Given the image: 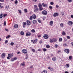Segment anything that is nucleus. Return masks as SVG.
I'll return each instance as SVG.
<instances>
[{"label":"nucleus","instance_id":"obj_36","mask_svg":"<svg viewBox=\"0 0 73 73\" xmlns=\"http://www.w3.org/2000/svg\"><path fill=\"white\" fill-rule=\"evenodd\" d=\"M44 9L43 8H42V7L39 8L40 11H42Z\"/></svg>","mask_w":73,"mask_h":73},{"label":"nucleus","instance_id":"obj_1","mask_svg":"<svg viewBox=\"0 0 73 73\" xmlns=\"http://www.w3.org/2000/svg\"><path fill=\"white\" fill-rule=\"evenodd\" d=\"M8 57H7V59L10 60V58H12L13 56V54H9L8 55Z\"/></svg>","mask_w":73,"mask_h":73},{"label":"nucleus","instance_id":"obj_5","mask_svg":"<svg viewBox=\"0 0 73 73\" xmlns=\"http://www.w3.org/2000/svg\"><path fill=\"white\" fill-rule=\"evenodd\" d=\"M67 24H68L69 25H72L73 24V22H72V21H69L68 22Z\"/></svg>","mask_w":73,"mask_h":73},{"label":"nucleus","instance_id":"obj_25","mask_svg":"<svg viewBox=\"0 0 73 73\" xmlns=\"http://www.w3.org/2000/svg\"><path fill=\"white\" fill-rule=\"evenodd\" d=\"M66 68H69V64H67L66 65Z\"/></svg>","mask_w":73,"mask_h":73},{"label":"nucleus","instance_id":"obj_28","mask_svg":"<svg viewBox=\"0 0 73 73\" xmlns=\"http://www.w3.org/2000/svg\"><path fill=\"white\" fill-rule=\"evenodd\" d=\"M62 41V38H59V42H61Z\"/></svg>","mask_w":73,"mask_h":73},{"label":"nucleus","instance_id":"obj_55","mask_svg":"<svg viewBox=\"0 0 73 73\" xmlns=\"http://www.w3.org/2000/svg\"><path fill=\"white\" fill-rule=\"evenodd\" d=\"M4 25L5 26L6 25V22L5 21L4 22Z\"/></svg>","mask_w":73,"mask_h":73},{"label":"nucleus","instance_id":"obj_34","mask_svg":"<svg viewBox=\"0 0 73 73\" xmlns=\"http://www.w3.org/2000/svg\"><path fill=\"white\" fill-rule=\"evenodd\" d=\"M46 48H50V46L49 45H46Z\"/></svg>","mask_w":73,"mask_h":73},{"label":"nucleus","instance_id":"obj_27","mask_svg":"<svg viewBox=\"0 0 73 73\" xmlns=\"http://www.w3.org/2000/svg\"><path fill=\"white\" fill-rule=\"evenodd\" d=\"M43 37H49V36H48V35L46 34L44 35Z\"/></svg>","mask_w":73,"mask_h":73},{"label":"nucleus","instance_id":"obj_10","mask_svg":"<svg viewBox=\"0 0 73 73\" xmlns=\"http://www.w3.org/2000/svg\"><path fill=\"white\" fill-rule=\"evenodd\" d=\"M27 23L28 25H31V22L27 20Z\"/></svg>","mask_w":73,"mask_h":73},{"label":"nucleus","instance_id":"obj_12","mask_svg":"<svg viewBox=\"0 0 73 73\" xmlns=\"http://www.w3.org/2000/svg\"><path fill=\"white\" fill-rule=\"evenodd\" d=\"M42 5L43 6V7H46L47 6H48V5L46 4H44V3H42Z\"/></svg>","mask_w":73,"mask_h":73},{"label":"nucleus","instance_id":"obj_45","mask_svg":"<svg viewBox=\"0 0 73 73\" xmlns=\"http://www.w3.org/2000/svg\"><path fill=\"white\" fill-rule=\"evenodd\" d=\"M24 11L25 12H26V13H27V9H24Z\"/></svg>","mask_w":73,"mask_h":73},{"label":"nucleus","instance_id":"obj_3","mask_svg":"<svg viewBox=\"0 0 73 73\" xmlns=\"http://www.w3.org/2000/svg\"><path fill=\"white\" fill-rule=\"evenodd\" d=\"M64 51L67 54H69L70 52V50L68 48H66L64 49Z\"/></svg>","mask_w":73,"mask_h":73},{"label":"nucleus","instance_id":"obj_22","mask_svg":"<svg viewBox=\"0 0 73 73\" xmlns=\"http://www.w3.org/2000/svg\"><path fill=\"white\" fill-rule=\"evenodd\" d=\"M38 7L39 8H41V7H42V5L41 3H39L38 4Z\"/></svg>","mask_w":73,"mask_h":73},{"label":"nucleus","instance_id":"obj_20","mask_svg":"<svg viewBox=\"0 0 73 73\" xmlns=\"http://www.w3.org/2000/svg\"><path fill=\"white\" fill-rule=\"evenodd\" d=\"M69 58L70 60H71L72 58H73V57H72V56H70L69 57Z\"/></svg>","mask_w":73,"mask_h":73},{"label":"nucleus","instance_id":"obj_51","mask_svg":"<svg viewBox=\"0 0 73 73\" xmlns=\"http://www.w3.org/2000/svg\"><path fill=\"white\" fill-rule=\"evenodd\" d=\"M18 11H19V13L21 14V10H18Z\"/></svg>","mask_w":73,"mask_h":73},{"label":"nucleus","instance_id":"obj_61","mask_svg":"<svg viewBox=\"0 0 73 73\" xmlns=\"http://www.w3.org/2000/svg\"><path fill=\"white\" fill-rule=\"evenodd\" d=\"M11 61H15V60H14V59L13 58L11 59Z\"/></svg>","mask_w":73,"mask_h":73},{"label":"nucleus","instance_id":"obj_49","mask_svg":"<svg viewBox=\"0 0 73 73\" xmlns=\"http://www.w3.org/2000/svg\"><path fill=\"white\" fill-rule=\"evenodd\" d=\"M48 37H44V38H45V39H47Z\"/></svg>","mask_w":73,"mask_h":73},{"label":"nucleus","instance_id":"obj_14","mask_svg":"<svg viewBox=\"0 0 73 73\" xmlns=\"http://www.w3.org/2000/svg\"><path fill=\"white\" fill-rule=\"evenodd\" d=\"M36 23L37 21H36V20H34L33 21V23L34 24H36Z\"/></svg>","mask_w":73,"mask_h":73},{"label":"nucleus","instance_id":"obj_44","mask_svg":"<svg viewBox=\"0 0 73 73\" xmlns=\"http://www.w3.org/2000/svg\"><path fill=\"white\" fill-rule=\"evenodd\" d=\"M39 43V44H42V41L41 40H40Z\"/></svg>","mask_w":73,"mask_h":73},{"label":"nucleus","instance_id":"obj_62","mask_svg":"<svg viewBox=\"0 0 73 73\" xmlns=\"http://www.w3.org/2000/svg\"><path fill=\"white\" fill-rule=\"evenodd\" d=\"M7 15V14H4L3 15V17H5Z\"/></svg>","mask_w":73,"mask_h":73},{"label":"nucleus","instance_id":"obj_15","mask_svg":"<svg viewBox=\"0 0 73 73\" xmlns=\"http://www.w3.org/2000/svg\"><path fill=\"white\" fill-rule=\"evenodd\" d=\"M37 42V39H35L33 40V44H35V43H36Z\"/></svg>","mask_w":73,"mask_h":73},{"label":"nucleus","instance_id":"obj_40","mask_svg":"<svg viewBox=\"0 0 73 73\" xmlns=\"http://www.w3.org/2000/svg\"><path fill=\"white\" fill-rule=\"evenodd\" d=\"M43 51L44 52H46V49L45 48H44L43 49Z\"/></svg>","mask_w":73,"mask_h":73},{"label":"nucleus","instance_id":"obj_6","mask_svg":"<svg viewBox=\"0 0 73 73\" xmlns=\"http://www.w3.org/2000/svg\"><path fill=\"white\" fill-rule=\"evenodd\" d=\"M1 57L2 58H5V53H3L2 54Z\"/></svg>","mask_w":73,"mask_h":73},{"label":"nucleus","instance_id":"obj_56","mask_svg":"<svg viewBox=\"0 0 73 73\" xmlns=\"http://www.w3.org/2000/svg\"><path fill=\"white\" fill-rule=\"evenodd\" d=\"M13 59H14V60H17V58L15 57Z\"/></svg>","mask_w":73,"mask_h":73},{"label":"nucleus","instance_id":"obj_60","mask_svg":"<svg viewBox=\"0 0 73 73\" xmlns=\"http://www.w3.org/2000/svg\"><path fill=\"white\" fill-rule=\"evenodd\" d=\"M8 42V40H6L5 41V44H7V42Z\"/></svg>","mask_w":73,"mask_h":73},{"label":"nucleus","instance_id":"obj_47","mask_svg":"<svg viewBox=\"0 0 73 73\" xmlns=\"http://www.w3.org/2000/svg\"><path fill=\"white\" fill-rule=\"evenodd\" d=\"M38 23H41V21H40V19H38Z\"/></svg>","mask_w":73,"mask_h":73},{"label":"nucleus","instance_id":"obj_43","mask_svg":"<svg viewBox=\"0 0 73 73\" xmlns=\"http://www.w3.org/2000/svg\"><path fill=\"white\" fill-rule=\"evenodd\" d=\"M49 8L51 9H53V7H52V6H49Z\"/></svg>","mask_w":73,"mask_h":73},{"label":"nucleus","instance_id":"obj_23","mask_svg":"<svg viewBox=\"0 0 73 73\" xmlns=\"http://www.w3.org/2000/svg\"><path fill=\"white\" fill-rule=\"evenodd\" d=\"M63 46L64 47H66L67 46V44L66 43H64L63 44Z\"/></svg>","mask_w":73,"mask_h":73},{"label":"nucleus","instance_id":"obj_63","mask_svg":"<svg viewBox=\"0 0 73 73\" xmlns=\"http://www.w3.org/2000/svg\"><path fill=\"white\" fill-rule=\"evenodd\" d=\"M58 7H59V6L58 5H56V8H58Z\"/></svg>","mask_w":73,"mask_h":73},{"label":"nucleus","instance_id":"obj_7","mask_svg":"<svg viewBox=\"0 0 73 73\" xmlns=\"http://www.w3.org/2000/svg\"><path fill=\"white\" fill-rule=\"evenodd\" d=\"M38 8L37 7V8H36L34 10V12H37L38 11Z\"/></svg>","mask_w":73,"mask_h":73},{"label":"nucleus","instance_id":"obj_42","mask_svg":"<svg viewBox=\"0 0 73 73\" xmlns=\"http://www.w3.org/2000/svg\"><path fill=\"white\" fill-rule=\"evenodd\" d=\"M50 4L51 5H53L54 4V3L53 2H51L50 3Z\"/></svg>","mask_w":73,"mask_h":73},{"label":"nucleus","instance_id":"obj_19","mask_svg":"<svg viewBox=\"0 0 73 73\" xmlns=\"http://www.w3.org/2000/svg\"><path fill=\"white\" fill-rule=\"evenodd\" d=\"M3 14L2 13L0 14V19H2V18H3Z\"/></svg>","mask_w":73,"mask_h":73},{"label":"nucleus","instance_id":"obj_38","mask_svg":"<svg viewBox=\"0 0 73 73\" xmlns=\"http://www.w3.org/2000/svg\"><path fill=\"white\" fill-rule=\"evenodd\" d=\"M29 68L30 69H33V66H31Z\"/></svg>","mask_w":73,"mask_h":73},{"label":"nucleus","instance_id":"obj_18","mask_svg":"<svg viewBox=\"0 0 73 73\" xmlns=\"http://www.w3.org/2000/svg\"><path fill=\"white\" fill-rule=\"evenodd\" d=\"M43 72H44V73H48V71L46 70H44L43 71Z\"/></svg>","mask_w":73,"mask_h":73},{"label":"nucleus","instance_id":"obj_53","mask_svg":"<svg viewBox=\"0 0 73 73\" xmlns=\"http://www.w3.org/2000/svg\"><path fill=\"white\" fill-rule=\"evenodd\" d=\"M0 1L3 3V2H4V0H0Z\"/></svg>","mask_w":73,"mask_h":73},{"label":"nucleus","instance_id":"obj_59","mask_svg":"<svg viewBox=\"0 0 73 73\" xmlns=\"http://www.w3.org/2000/svg\"><path fill=\"white\" fill-rule=\"evenodd\" d=\"M55 48H57L58 47V45L57 44H55Z\"/></svg>","mask_w":73,"mask_h":73},{"label":"nucleus","instance_id":"obj_35","mask_svg":"<svg viewBox=\"0 0 73 73\" xmlns=\"http://www.w3.org/2000/svg\"><path fill=\"white\" fill-rule=\"evenodd\" d=\"M10 45H11L12 46H13V45H14V43H13V42H11V44H10Z\"/></svg>","mask_w":73,"mask_h":73},{"label":"nucleus","instance_id":"obj_41","mask_svg":"<svg viewBox=\"0 0 73 73\" xmlns=\"http://www.w3.org/2000/svg\"><path fill=\"white\" fill-rule=\"evenodd\" d=\"M69 3H72V0H67Z\"/></svg>","mask_w":73,"mask_h":73},{"label":"nucleus","instance_id":"obj_52","mask_svg":"<svg viewBox=\"0 0 73 73\" xmlns=\"http://www.w3.org/2000/svg\"><path fill=\"white\" fill-rule=\"evenodd\" d=\"M61 13L62 14V16H63V15H64V12H61Z\"/></svg>","mask_w":73,"mask_h":73},{"label":"nucleus","instance_id":"obj_64","mask_svg":"<svg viewBox=\"0 0 73 73\" xmlns=\"http://www.w3.org/2000/svg\"><path fill=\"white\" fill-rule=\"evenodd\" d=\"M71 45H72V46H73V42H72L71 43Z\"/></svg>","mask_w":73,"mask_h":73},{"label":"nucleus","instance_id":"obj_48","mask_svg":"<svg viewBox=\"0 0 73 73\" xmlns=\"http://www.w3.org/2000/svg\"><path fill=\"white\" fill-rule=\"evenodd\" d=\"M62 35H65V33L64 32H63L62 33Z\"/></svg>","mask_w":73,"mask_h":73},{"label":"nucleus","instance_id":"obj_57","mask_svg":"<svg viewBox=\"0 0 73 73\" xmlns=\"http://www.w3.org/2000/svg\"><path fill=\"white\" fill-rule=\"evenodd\" d=\"M5 31H7V32H8V31H9V30H8V29H5Z\"/></svg>","mask_w":73,"mask_h":73},{"label":"nucleus","instance_id":"obj_33","mask_svg":"<svg viewBox=\"0 0 73 73\" xmlns=\"http://www.w3.org/2000/svg\"><path fill=\"white\" fill-rule=\"evenodd\" d=\"M34 8L35 9V8H38L37 7V5H35L34 6Z\"/></svg>","mask_w":73,"mask_h":73},{"label":"nucleus","instance_id":"obj_37","mask_svg":"<svg viewBox=\"0 0 73 73\" xmlns=\"http://www.w3.org/2000/svg\"><path fill=\"white\" fill-rule=\"evenodd\" d=\"M22 65L23 66H25V62H23V63Z\"/></svg>","mask_w":73,"mask_h":73},{"label":"nucleus","instance_id":"obj_13","mask_svg":"<svg viewBox=\"0 0 73 73\" xmlns=\"http://www.w3.org/2000/svg\"><path fill=\"white\" fill-rule=\"evenodd\" d=\"M32 16L33 17V19H36V15H35V14H34L32 15Z\"/></svg>","mask_w":73,"mask_h":73},{"label":"nucleus","instance_id":"obj_2","mask_svg":"<svg viewBox=\"0 0 73 73\" xmlns=\"http://www.w3.org/2000/svg\"><path fill=\"white\" fill-rule=\"evenodd\" d=\"M22 52L24 54H27L28 53V51L27 50L25 49H23L22 50Z\"/></svg>","mask_w":73,"mask_h":73},{"label":"nucleus","instance_id":"obj_50","mask_svg":"<svg viewBox=\"0 0 73 73\" xmlns=\"http://www.w3.org/2000/svg\"><path fill=\"white\" fill-rule=\"evenodd\" d=\"M15 3V4H17V3H18V1H17L16 0Z\"/></svg>","mask_w":73,"mask_h":73},{"label":"nucleus","instance_id":"obj_30","mask_svg":"<svg viewBox=\"0 0 73 73\" xmlns=\"http://www.w3.org/2000/svg\"><path fill=\"white\" fill-rule=\"evenodd\" d=\"M31 31L32 33H35V29H32L31 30Z\"/></svg>","mask_w":73,"mask_h":73},{"label":"nucleus","instance_id":"obj_11","mask_svg":"<svg viewBox=\"0 0 73 73\" xmlns=\"http://www.w3.org/2000/svg\"><path fill=\"white\" fill-rule=\"evenodd\" d=\"M58 16V13H55L53 15V16L55 17H56V16Z\"/></svg>","mask_w":73,"mask_h":73},{"label":"nucleus","instance_id":"obj_29","mask_svg":"<svg viewBox=\"0 0 73 73\" xmlns=\"http://www.w3.org/2000/svg\"><path fill=\"white\" fill-rule=\"evenodd\" d=\"M32 19H33V17L32 16H30L29 18V20H32Z\"/></svg>","mask_w":73,"mask_h":73},{"label":"nucleus","instance_id":"obj_39","mask_svg":"<svg viewBox=\"0 0 73 73\" xmlns=\"http://www.w3.org/2000/svg\"><path fill=\"white\" fill-rule=\"evenodd\" d=\"M23 25H27V23L26 22H23Z\"/></svg>","mask_w":73,"mask_h":73},{"label":"nucleus","instance_id":"obj_8","mask_svg":"<svg viewBox=\"0 0 73 73\" xmlns=\"http://www.w3.org/2000/svg\"><path fill=\"white\" fill-rule=\"evenodd\" d=\"M31 35V33L29 32L27 33L26 34V36H30Z\"/></svg>","mask_w":73,"mask_h":73},{"label":"nucleus","instance_id":"obj_58","mask_svg":"<svg viewBox=\"0 0 73 73\" xmlns=\"http://www.w3.org/2000/svg\"><path fill=\"white\" fill-rule=\"evenodd\" d=\"M34 2H37V0H32Z\"/></svg>","mask_w":73,"mask_h":73},{"label":"nucleus","instance_id":"obj_17","mask_svg":"<svg viewBox=\"0 0 73 73\" xmlns=\"http://www.w3.org/2000/svg\"><path fill=\"white\" fill-rule=\"evenodd\" d=\"M53 24V21H51L50 22V25H52Z\"/></svg>","mask_w":73,"mask_h":73},{"label":"nucleus","instance_id":"obj_21","mask_svg":"<svg viewBox=\"0 0 73 73\" xmlns=\"http://www.w3.org/2000/svg\"><path fill=\"white\" fill-rule=\"evenodd\" d=\"M50 43H52V42H53V39H50Z\"/></svg>","mask_w":73,"mask_h":73},{"label":"nucleus","instance_id":"obj_4","mask_svg":"<svg viewBox=\"0 0 73 73\" xmlns=\"http://www.w3.org/2000/svg\"><path fill=\"white\" fill-rule=\"evenodd\" d=\"M47 13L48 12H47V11H46L44 10L42 12V15H46Z\"/></svg>","mask_w":73,"mask_h":73},{"label":"nucleus","instance_id":"obj_54","mask_svg":"<svg viewBox=\"0 0 73 73\" xmlns=\"http://www.w3.org/2000/svg\"><path fill=\"white\" fill-rule=\"evenodd\" d=\"M43 20H45V19H46V17H43Z\"/></svg>","mask_w":73,"mask_h":73},{"label":"nucleus","instance_id":"obj_32","mask_svg":"<svg viewBox=\"0 0 73 73\" xmlns=\"http://www.w3.org/2000/svg\"><path fill=\"white\" fill-rule=\"evenodd\" d=\"M21 35H24V33L23 31H21Z\"/></svg>","mask_w":73,"mask_h":73},{"label":"nucleus","instance_id":"obj_26","mask_svg":"<svg viewBox=\"0 0 73 73\" xmlns=\"http://www.w3.org/2000/svg\"><path fill=\"white\" fill-rule=\"evenodd\" d=\"M60 27H62V28H63V27H64V25L62 23H61L60 24Z\"/></svg>","mask_w":73,"mask_h":73},{"label":"nucleus","instance_id":"obj_9","mask_svg":"<svg viewBox=\"0 0 73 73\" xmlns=\"http://www.w3.org/2000/svg\"><path fill=\"white\" fill-rule=\"evenodd\" d=\"M52 60L53 61H56L57 60V58L56 57H53L52 58Z\"/></svg>","mask_w":73,"mask_h":73},{"label":"nucleus","instance_id":"obj_31","mask_svg":"<svg viewBox=\"0 0 73 73\" xmlns=\"http://www.w3.org/2000/svg\"><path fill=\"white\" fill-rule=\"evenodd\" d=\"M31 51L34 52H35V49L32 48L31 49Z\"/></svg>","mask_w":73,"mask_h":73},{"label":"nucleus","instance_id":"obj_16","mask_svg":"<svg viewBox=\"0 0 73 73\" xmlns=\"http://www.w3.org/2000/svg\"><path fill=\"white\" fill-rule=\"evenodd\" d=\"M18 25L16 24V25H14V27L15 28H18Z\"/></svg>","mask_w":73,"mask_h":73},{"label":"nucleus","instance_id":"obj_24","mask_svg":"<svg viewBox=\"0 0 73 73\" xmlns=\"http://www.w3.org/2000/svg\"><path fill=\"white\" fill-rule=\"evenodd\" d=\"M53 42H56L57 41V39L55 38H53Z\"/></svg>","mask_w":73,"mask_h":73},{"label":"nucleus","instance_id":"obj_46","mask_svg":"<svg viewBox=\"0 0 73 73\" xmlns=\"http://www.w3.org/2000/svg\"><path fill=\"white\" fill-rule=\"evenodd\" d=\"M54 70V69H53V68H51L50 69V71H53Z\"/></svg>","mask_w":73,"mask_h":73}]
</instances>
